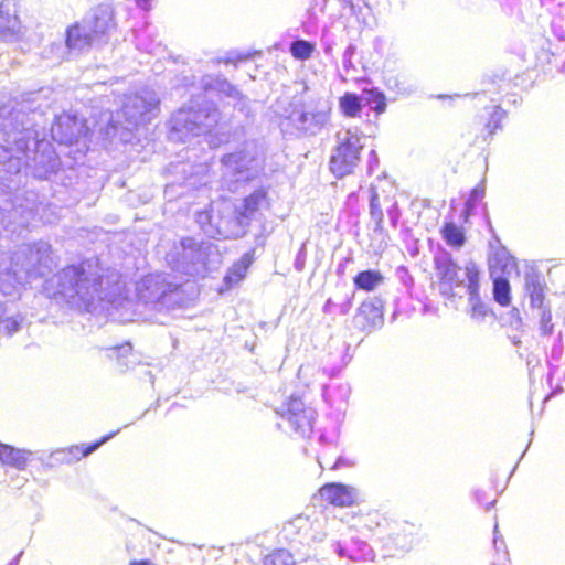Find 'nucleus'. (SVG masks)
Here are the masks:
<instances>
[{
  "instance_id": "51",
  "label": "nucleus",
  "mask_w": 565,
  "mask_h": 565,
  "mask_svg": "<svg viewBox=\"0 0 565 565\" xmlns=\"http://www.w3.org/2000/svg\"><path fill=\"white\" fill-rule=\"evenodd\" d=\"M247 55H243L242 53L237 51H230L225 53L224 56L218 57L216 60V63H224V64H236L238 61L247 60Z\"/></svg>"
},
{
  "instance_id": "31",
  "label": "nucleus",
  "mask_w": 565,
  "mask_h": 565,
  "mask_svg": "<svg viewBox=\"0 0 565 565\" xmlns=\"http://www.w3.org/2000/svg\"><path fill=\"white\" fill-rule=\"evenodd\" d=\"M95 43L96 41L90 32L85 28L84 22L74 24L67 29L66 45L68 49L83 51Z\"/></svg>"
},
{
  "instance_id": "24",
  "label": "nucleus",
  "mask_w": 565,
  "mask_h": 565,
  "mask_svg": "<svg viewBox=\"0 0 565 565\" xmlns=\"http://www.w3.org/2000/svg\"><path fill=\"white\" fill-rule=\"evenodd\" d=\"M200 86L204 90H214L236 102L235 107L244 111L248 104V98L231 82L222 75L206 74L201 77Z\"/></svg>"
},
{
  "instance_id": "33",
  "label": "nucleus",
  "mask_w": 565,
  "mask_h": 565,
  "mask_svg": "<svg viewBox=\"0 0 565 565\" xmlns=\"http://www.w3.org/2000/svg\"><path fill=\"white\" fill-rule=\"evenodd\" d=\"M254 262L253 252L245 253L236 263L232 265L224 277L225 285L231 288L238 284L246 276V273Z\"/></svg>"
},
{
  "instance_id": "25",
  "label": "nucleus",
  "mask_w": 565,
  "mask_h": 565,
  "mask_svg": "<svg viewBox=\"0 0 565 565\" xmlns=\"http://www.w3.org/2000/svg\"><path fill=\"white\" fill-rule=\"evenodd\" d=\"M546 289L545 279L543 275L534 268H530L524 274V292L529 297L530 308L532 310L540 309L550 305L546 301Z\"/></svg>"
},
{
  "instance_id": "22",
  "label": "nucleus",
  "mask_w": 565,
  "mask_h": 565,
  "mask_svg": "<svg viewBox=\"0 0 565 565\" xmlns=\"http://www.w3.org/2000/svg\"><path fill=\"white\" fill-rule=\"evenodd\" d=\"M354 324L364 332H372L383 324V302L373 297L364 300L354 317Z\"/></svg>"
},
{
  "instance_id": "21",
  "label": "nucleus",
  "mask_w": 565,
  "mask_h": 565,
  "mask_svg": "<svg viewBox=\"0 0 565 565\" xmlns=\"http://www.w3.org/2000/svg\"><path fill=\"white\" fill-rule=\"evenodd\" d=\"M17 0L0 1V40L15 42L21 35V21Z\"/></svg>"
},
{
  "instance_id": "53",
  "label": "nucleus",
  "mask_w": 565,
  "mask_h": 565,
  "mask_svg": "<svg viewBox=\"0 0 565 565\" xmlns=\"http://www.w3.org/2000/svg\"><path fill=\"white\" fill-rule=\"evenodd\" d=\"M387 215L390 218V222L393 227L397 226L398 220L401 217V211L396 202H394L388 209H387Z\"/></svg>"
},
{
  "instance_id": "20",
  "label": "nucleus",
  "mask_w": 565,
  "mask_h": 565,
  "mask_svg": "<svg viewBox=\"0 0 565 565\" xmlns=\"http://www.w3.org/2000/svg\"><path fill=\"white\" fill-rule=\"evenodd\" d=\"M3 134V141H0V184L11 190V182L13 177H17L22 169V157L21 153L17 152V146L14 149L11 145L14 142H7V135Z\"/></svg>"
},
{
  "instance_id": "19",
  "label": "nucleus",
  "mask_w": 565,
  "mask_h": 565,
  "mask_svg": "<svg viewBox=\"0 0 565 565\" xmlns=\"http://www.w3.org/2000/svg\"><path fill=\"white\" fill-rule=\"evenodd\" d=\"M268 192L266 189L259 188L245 196L239 206L233 207V211H235V220L238 223L237 225L242 226V235L245 234L250 221L256 217L257 213L268 209Z\"/></svg>"
},
{
  "instance_id": "2",
  "label": "nucleus",
  "mask_w": 565,
  "mask_h": 565,
  "mask_svg": "<svg viewBox=\"0 0 565 565\" xmlns=\"http://www.w3.org/2000/svg\"><path fill=\"white\" fill-rule=\"evenodd\" d=\"M36 98H30L21 104L18 108L9 110L8 108H0V131L7 135V142H14L17 152L21 153L22 167L25 168L34 178L49 180L53 174H56L61 166V160L56 154L52 143L44 137L40 138V132L35 128L39 124L35 118L22 121V130H18L14 125L12 115L18 119L20 114L30 110L35 116L38 108L33 107Z\"/></svg>"
},
{
  "instance_id": "11",
  "label": "nucleus",
  "mask_w": 565,
  "mask_h": 565,
  "mask_svg": "<svg viewBox=\"0 0 565 565\" xmlns=\"http://www.w3.org/2000/svg\"><path fill=\"white\" fill-rule=\"evenodd\" d=\"M195 222L211 238L227 239L242 236V226L237 225L235 211L227 204L222 207L212 204L209 209L196 212Z\"/></svg>"
},
{
  "instance_id": "3",
  "label": "nucleus",
  "mask_w": 565,
  "mask_h": 565,
  "mask_svg": "<svg viewBox=\"0 0 565 565\" xmlns=\"http://www.w3.org/2000/svg\"><path fill=\"white\" fill-rule=\"evenodd\" d=\"M54 265L52 247L45 241L22 244L11 255L0 250V296L14 297L21 286L45 277Z\"/></svg>"
},
{
  "instance_id": "47",
  "label": "nucleus",
  "mask_w": 565,
  "mask_h": 565,
  "mask_svg": "<svg viewBox=\"0 0 565 565\" xmlns=\"http://www.w3.org/2000/svg\"><path fill=\"white\" fill-rule=\"evenodd\" d=\"M113 353L116 354L118 363L125 369H130L136 363V359L132 355V347L130 343H125L120 347L111 349Z\"/></svg>"
},
{
  "instance_id": "28",
  "label": "nucleus",
  "mask_w": 565,
  "mask_h": 565,
  "mask_svg": "<svg viewBox=\"0 0 565 565\" xmlns=\"http://www.w3.org/2000/svg\"><path fill=\"white\" fill-rule=\"evenodd\" d=\"M490 276L508 277L516 270V260L509 250L499 245L489 256Z\"/></svg>"
},
{
  "instance_id": "45",
  "label": "nucleus",
  "mask_w": 565,
  "mask_h": 565,
  "mask_svg": "<svg viewBox=\"0 0 565 565\" xmlns=\"http://www.w3.org/2000/svg\"><path fill=\"white\" fill-rule=\"evenodd\" d=\"M536 311H537L541 335H543V337L552 335L554 332V324L552 323L551 306L547 305L545 307L536 309Z\"/></svg>"
},
{
  "instance_id": "34",
  "label": "nucleus",
  "mask_w": 565,
  "mask_h": 565,
  "mask_svg": "<svg viewBox=\"0 0 565 565\" xmlns=\"http://www.w3.org/2000/svg\"><path fill=\"white\" fill-rule=\"evenodd\" d=\"M350 392L348 383L329 384L323 386L322 396L331 407H340L347 403Z\"/></svg>"
},
{
  "instance_id": "27",
  "label": "nucleus",
  "mask_w": 565,
  "mask_h": 565,
  "mask_svg": "<svg viewBox=\"0 0 565 565\" xmlns=\"http://www.w3.org/2000/svg\"><path fill=\"white\" fill-rule=\"evenodd\" d=\"M370 215L374 222V228L371 235L372 242H376L375 250H383L387 246V233L383 227L384 214L381 209L380 198L375 191H372L370 199Z\"/></svg>"
},
{
  "instance_id": "26",
  "label": "nucleus",
  "mask_w": 565,
  "mask_h": 565,
  "mask_svg": "<svg viewBox=\"0 0 565 565\" xmlns=\"http://www.w3.org/2000/svg\"><path fill=\"white\" fill-rule=\"evenodd\" d=\"M338 437L334 433H319L317 443L322 450L317 454V461L322 469H338L342 467L343 460L338 456Z\"/></svg>"
},
{
  "instance_id": "52",
  "label": "nucleus",
  "mask_w": 565,
  "mask_h": 565,
  "mask_svg": "<svg viewBox=\"0 0 565 565\" xmlns=\"http://www.w3.org/2000/svg\"><path fill=\"white\" fill-rule=\"evenodd\" d=\"M306 258H307L306 245L302 244V246L300 247V249L298 250V253L296 255L295 263H294V266L297 271H301L305 268Z\"/></svg>"
},
{
  "instance_id": "58",
  "label": "nucleus",
  "mask_w": 565,
  "mask_h": 565,
  "mask_svg": "<svg viewBox=\"0 0 565 565\" xmlns=\"http://www.w3.org/2000/svg\"><path fill=\"white\" fill-rule=\"evenodd\" d=\"M352 257H345L337 267V275L342 276L345 271L347 264L352 263Z\"/></svg>"
},
{
  "instance_id": "29",
  "label": "nucleus",
  "mask_w": 565,
  "mask_h": 565,
  "mask_svg": "<svg viewBox=\"0 0 565 565\" xmlns=\"http://www.w3.org/2000/svg\"><path fill=\"white\" fill-rule=\"evenodd\" d=\"M36 98V102L33 104V107L34 108H38V114L35 115V121L39 124L35 128L39 129L41 127V129L43 130L44 129V126H41V119L42 117L45 115L46 113V108L49 107L47 105L43 106L41 103H40V98H41V92H35V93H29L26 94L25 97H23V99L21 102H17L14 105H4L2 106L1 108H8L9 110H12L13 108H18L21 104L25 103L26 100H29L30 98ZM15 115H12L10 118H12L14 125L18 127V130H22V121H28V119H33L34 118V115L32 111L30 110H25L24 115L23 114H20L18 119L14 118ZM40 138L44 137L45 138V134L44 131H40Z\"/></svg>"
},
{
  "instance_id": "43",
  "label": "nucleus",
  "mask_w": 565,
  "mask_h": 565,
  "mask_svg": "<svg viewBox=\"0 0 565 565\" xmlns=\"http://www.w3.org/2000/svg\"><path fill=\"white\" fill-rule=\"evenodd\" d=\"M385 86L388 90H392L398 95H411L415 87L408 82L404 75H388L385 77Z\"/></svg>"
},
{
  "instance_id": "61",
  "label": "nucleus",
  "mask_w": 565,
  "mask_h": 565,
  "mask_svg": "<svg viewBox=\"0 0 565 565\" xmlns=\"http://www.w3.org/2000/svg\"><path fill=\"white\" fill-rule=\"evenodd\" d=\"M351 306H352L351 299H349L347 302L341 305L340 313L341 315H347L349 312Z\"/></svg>"
},
{
  "instance_id": "55",
  "label": "nucleus",
  "mask_w": 565,
  "mask_h": 565,
  "mask_svg": "<svg viewBox=\"0 0 565 565\" xmlns=\"http://www.w3.org/2000/svg\"><path fill=\"white\" fill-rule=\"evenodd\" d=\"M379 166V158L375 152V150H371L369 153V160H367V169L369 173H372L373 170Z\"/></svg>"
},
{
  "instance_id": "15",
  "label": "nucleus",
  "mask_w": 565,
  "mask_h": 565,
  "mask_svg": "<svg viewBox=\"0 0 565 565\" xmlns=\"http://www.w3.org/2000/svg\"><path fill=\"white\" fill-rule=\"evenodd\" d=\"M119 431L120 428L116 431L103 436L99 440L87 446L75 445L68 448L56 449L52 452H46L43 450L32 451V461H39L44 471L55 468L60 465L74 463L96 451L105 443L114 438Z\"/></svg>"
},
{
  "instance_id": "5",
  "label": "nucleus",
  "mask_w": 565,
  "mask_h": 565,
  "mask_svg": "<svg viewBox=\"0 0 565 565\" xmlns=\"http://www.w3.org/2000/svg\"><path fill=\"white\" fill-rule=\"evenodd\" d=\"M220 118V109L213 102L183 106L170 119L169 139L185 142L190 137L204 135L217 125Z\"/></svg>"
},
{
  "instance_id": "36",
  "label": "nucleus",
  "mask_w": 565,
  "mask_h": 565,
  "mask_svg": "<svg viewBox=\"0 0 565 565\" xmlns=\"http://www.w3.org/2000/svg\"><path fill=\"white\" fill-rule=\"evenodd\" d=\"M507 113L500 105H491L484 107V114L481 118L486 119L484 129L489 136L495 134L497 130L502 129V120L505 118Z\"/></svg>"
},
{
  "instance_id": "59",
  "label": "nucleus",
  "mask_w": 565,
  "mask_h": 565,
  "mask_svg": "<svg viewBox=\"0 0 565 565\" xmlns=\"http://www.w3.org/2000/svg\"><path fill=\"white\" fill-rule=\"evenodd\" d=\"M491 85L494 86V83H491ZM495 92H497L495 87L483 89L481 93H476L473 95V98L477 99L478 102H481V99L486 96L487 93H495Z\"/></svg>"
},
{
  "instance_id": "56",
  "label": "nucleus",
  "mask_w": 565,
  "mask_h": 565,
  "mask_svg": "<svg viewBox=\"0 0 565 565\" xmlns=\"http://www.w3.org/2000/svg\"><path fill=\"white\" fill-rule=\"evenodd\" d=\"M342 65H343V68L345 70V72H347V74H349L351 70L355 71V66H354V64L352 62V57L351 56L342 55Z\"/></svg>"
},
{
  "instance_id": "4",
  "label": "nucleus",
  "mask_w": 565,
  "mask_h": 565,
  "mask_svg": "<svg viewBox=\"0 0 565 565\" xmlns=\"http://www.w3.org/2000/svg\"><path fill=\"white\" fill-rule=\"evenodd\" d=\"M330 113L331 105L322 97H311L306 100L294 97L279 113L280 127L284 132L316 136L328 125Z\"/></svg>"
},
{
  "instance_id": "63",
  "label": "nucleus",
  "mask_w": 565,
  "mask_h": 565,
  "mask_svg": "<svg viewBox=\"0 0 565 565\" xmlns=\"http://www.w3.org/2000/svg\"><path fill=\"white\" fill-rule=\"evenodd\" d=\"M334 306V302L331 299H328L323 306L324 312H330L331 308Z\"/></svg>"
},
{
  "instance_id": "50",
  "label": "nucleus",
  "mask_w": 565,
  "mask_h": 565,
  "mask_svg": "<svg viewBox=\"0 0 565 565\" xmlns=\"http://www.w3.org/2000/svg\"><path fill=\"white\" fill-rule=\"evenodd\" d=\"M493 545L498 554V559L494 561L493 565H507L508 551L502 539L498 535V525L494 527Z\"/></svg>"
},
{
  "instance_id": "9",
  "label": "nucleus",
  "mask_w": 565,
  "mask_h": 565,
  "mask_svg": "<svg viewBox=\"0 0 565 565\" xmlns=\"http://www.w3.org/2000/svg\"><path fill=\"white\" fill-rule=\"evenodd\" d=\"M137 297L153 310H170L180 305L182 292L180 286L168 280L164 274H151L137 285Z\"/></svg>"
},
{
  "instance_id": "48",
  "label": "nucleus",
  "mask_w": 565,
  "mask_h": 565,
  "mask_svg": "<svg viewBox=\"0 0 565 565\" xmlns=\"http://www.w3.org/2000/svg\"><path fill=\"white\" fill-rule=\"evenodd\" d=\"M148 31H138L136 34L137 47L149 54H156L160 50V43L153 41L147 42Z\"/></svg>"
},
{
  "instance_id": "64",
  "label": "nucleus",
  "mask_w": 565,
  "mask_h": 565,
  "mask_svg": "<svg viewBox=\"0 0 565 565\" xmlns=\"http://www.w3.org/2000/svg\"><path fill=\"white\" fill-rule=\"evenodd\" d=\"M130 565H153L149 561H132Z\"/></svg>"
},
{
  "instance_id": "39",
  "label": "nucleus",
  "mask_w": 565,
  "mask_h": 565,
  "mask_svg": "<svg viewBox=\"0 0 565 565\" xmlns=\"http://www.w3.org/2000/svg\"><path fill=\"white\" fill-rule=\"evenodd\" d=\"M443 239L454 248H460L466 242V235L461 227L454 222H447L440 230Z\"/></svg>"
},
{
  "instance_id": "35",
  "label": "nucleus",
  "mask_w": 565,
  "mask_h": 565,
  "mask_svg": "<svg viewBox=\"0 0 565 565\" xmlns=\"http://www.w3.org/2000/svg\"><path fill=\"white\" fill-rule=\"evenodd\" d=\"M384 281L383 275L375 269H365L359 271L353 277V285L358 290L371 292L375 290Z\"/></svg>"
},
{
  "instance_id": "46",
  "label": "nucleus",
  "mask_w": 565,
  "mask_h": 565,
  "mask_svg": "<svg viewBox=\"0 0 565 565\" xmlns=\"http://www.w3.org/2000/svg\"><path fill=\"white\" fill-rule=\"evenodd\" d=\"M483 196L484 189L482 186H476L471 190L462 212V217L465 222H468L469 217L473 214L477 204L482 201Z\"/></svg>"
},
{
  "instance_id": "6",
  "label": "nucleus",
  "mask_w": 565,
  "mask_h": 565,
  "mask_svg": "<svg viewBox=\"0 0 565 565\" xmlns=\"http://www.w3.org/2000/svg\"><path fill=\"white\" fill-rule=\"evenodd\" d=\"M434 263L439 279V291L446 299L461 298L470 289V285L479 282L480 270L473 262L460 267L450 253L443 250L435 255Z\"/></svg>"
},
{
  "instance_id": "57",
  "label": "nucleus",
  "mask_w": 565,
  "mask_h": 565,
  "mask_svg": "<svg viewBox=\"0 0 565 565\" xmlns=\"http://www.w3.org/2000/svg\"><path fill=\"white\" fill-rule=\"evenodd\" d=\"M473 497H475V501H476L478 504H483V502H484V501H486V499H487V493H486V491H483V490L477 489V490H475V492H473Z\"/></svg>"
},
{
  "instance_id": "8",
  "label": "nucleus",
  "mask_w": 565,
  "mask_h": 565,
  "mask_svg": "<svg viewBox=\"0 0 565 565\" xmlns=\"http://www.w3.org/2000/svg\"><path fill=\"white\" fill-rule=\"evenodd\" d=\"M222 181L231 192L241 183L254 179L258 173V150L255 141H246L242 149L222 157Z\"/></svg>"
},
{
  "instance_id": "38",
  "label": "nucleus",
  "mask_w": 565,
  "mask_h": 565,
  "mask_svg": "<svg viewBox=\"0 0 565 565\" xmlns=\"http://www.w3.org/2000/svg\"><path fill=\"white\" fill-rule=\"evenodd\" d=\"M363 105H367L377 115L386 110V97L382 90L376 87L364 88L362 90Z\"/></svg>"
},
{
  "instance_id": "16",
  "label": "nucleus",
  "mask_w": 565,
  "mask_h": 565,
  "mask_svg": "<svg viewBox=\"0 0 565 565\" xmlns=\"http://www.w3.org/2000/svg\"><path fill=\"white\" fill-rule=\"evenodd\" d=\"M282 422L277 423L279 429L288 428L301 438H308L312 434V425L316 411L305 405L299 397L291 396L289 401L277 412Z\"/></svg>"
},
{
  "instance_id": "54",
  "label": "nucleus",
  "mask_w": 565,
  "mask_h": 565,
  "mask_svg": "<svg viewBox=\"0 0 565 565\" xmlns=\"http://www.w3.org/2000/svg\"><path fill=\"white\" fill-rule=\"evenodd\" d=\"M28 482V478L20 475H14L9 480V486L13 489H21L23 488Z\"/></svg>"
},
{
  "instance_id": "41",
  "label": "nucleus",
  "mask_w": 565,
  "mask_h": 565,
  "mask_svg": "<svg viewBox=\"0 0 565 565\" xmlns=\"http://www.w3.org/2000/svg\"><path fill=\"white\" fill-rule=\"evenodd\" d=\"M493 281V298L494 300L505 307L511 301V287L508 277L491 276Z\"/></svg>"
},
{
  "instance_id": "1",
  "label": "nucleus",
  "mask_w": 565,
  "mask_h": 565,
  "mask_svg": "<svg viewBox=\"0 0 565 565\" xmlns=\"http://www.w3.org/2000/svg\"><path fill=\"white\" fill-rule=\"evenodd\" d=\"M122 290L120 274L102 267L98 259L68 265L44 282V291L50 298L87 312L100 302L116 303Z\"/></svg>"
},
{
  "instance_id": "13",
  "label": "nucleus",
  "mask_w": 565,
  "mask_h": 565,
  "mask_svg": "<svg viewBox=\"0 0 565 565\" xmlns=\"http://www.w3.org/2000/svg\"><path fill=\"white\" fill-rule=\"evenodd\" d=\"M159 104L157 93L143 87L124 96L117 117L122 116L125 121L132 127L145 125L158 115Z\"/></svg>"
},
{
  "instance_id": "17",
  "label": "nucleus",
  "mask_w": 565,
  "mask_h": 565,
  "mask_svg": "<svg viewBox=\"0 0 565 565\" xmlns=\"http://www.w3.org/2000/svg\"><path fill=\"white\" fill-rule=\"evenodd\" d=\"M88 128L83 119L75 114L64 113L55 117L51 127V136L61 145H73L87 135Z\"/></svg>"
},
{
  "instance_id": "40",
  "label": "nucleus",
  "mask_w": 565,
  "mask_h": 565,
  "mask_svg": "<svg viewBox=\"0 0 565 565\" xmlns=\"http://www.w3.org/2000/svg\"><path fill=\"white\" fill-rule=\"evenodd\" d=\"M340 108L342 113L350 118L359 117L362 107H363V99L362 95L359 96L354 93H345L339 100Z\"/></svg>"
},
{
  "instance_id": "12",
  "label": "nucleus",
  "mask_w": 565,
  "mask_h": 565,
  "mask_svg": "<svg viewBox=\"0 0 565 565\" xmlns=\"http://www.w3.org/2000/svg\"><path fill=\"white\" fill-rule=\"evenodd\" d=\"M337 147L332 150L329 160L331 173L341 179L353 173L361 158L360 152L363 149L362 137L358 130L347 129L337 134Z\"/></svg>"
},
{
  "instance_id": "30",
  "label": "nucleus",
  "mask_w": 565,
  "mask_h": 565,
  "mask_svg": "<svg viewBox=\"0 0 565 565\" xmlns=\"http://www.w3.org/2000/svg\"><path fill=\"white\" fill-rule=\"evenodd\" d=\"M32 461V451L3 444L0 441V462L17 470H25Z\"/></svg>"
},
{
  "instance_id": "32",
  "label": "nucleus",
  "mask_w": 565,
  "mask_h": 565,
  "mask_svg": "<svg viewBox=\"0 0 565 565\" xmlns=\"http://www.w3.org/2000/svg\"><path fill=\"white\" fill-rule=\"evenodd\" d=\"M387 545H392L399 552L409 551L414 545L413 526L407 523L397 526L390 533Z\"/></svg>"
},
{
  "instance_id": "10",
  "label": "nucleus",
  "mask_w": 565,
  "mask_h": 565,
  "mask_svg": "<svg viewBox=\"0 0 565 565\" xmlns=\"http://www.w3.org/2000/svg\"><path fill=\"white\" fill-rule=\"evenodd\" d=\"M44 209L39 200V194L32 190L18 191L11 204V209H0V223L11 234L22 235L36 215H41Z\"/></svg>"
},
{
  "instance_id": "14",
  "label": "nucleus",
  "mask_w": 565,
  "mask_h": 565,
  "mask_svg": "<svg viewBox=\"0 0 565 565\" xmlns=\"http://www.w3.org/2000/svg\"><path fill=\"white\" fill-rule=\"evenodd\" d=\"M180 245L178 269L189 276H203L209 269L211 257L217 256L216 246L210 242H198L193 237H185L181 239Z\"/></svg>"
},
{
  "instance_id": "7",
  "label": "nucleus",
  "mask_w": 565,
  "mask_h": 565,
  "mask_svg": "<svg viewBox=\"0 0 565 565\" xmlns=\"http://www.w3.org/2000/svg\"><path fill=\"white\" fill-rule=\"evenodd\" d=\"M329 524L331 527L326 530L329 535L320 552L323 557L337 554L341 558H348L353 562L373 558L372 547L365 541L360 540L353 529L334 520Z\"/></svg>"
},
{
  "instance_id": "62",
  "label": "nucleus",
  "mask_w": 565,
  "mask_h": 565,
  "mask_svg": "<svg viewBox=\"0 0 565 565\" xmlns=\"http://www.w3.org/2000/svg\"><path fill=\"white\" fill-rule=\"evenodd\" d=\"M137 6L143 10H147L149 7V0H135Z\"/></svg>"
},
{
  "instance_id": "18",
  "label": "nucleus",
  "mask_w": 565,
  "mask_h": 565,
  "mask_svg": "<svg viewBox=\"0 0 565 565\" xmlns=\"http://www.w3.org/2000/svg\"><path fill=\"white\" fill-rule=\"evenodd\" d=\"M83 22L93 35L96 44L107 42L109 33L115 29L114 12L107 4H100L92 9Z\"/></svg>"
},
{
  "instance_id": "60",
  "label": "nucleus",
  "mask_w": 565,
  "mask_h": 565,
  "mask_svg": "<svg viewBox=\"0 0 565 565\" xmlns=\"http://www.w3.org/2000/svg\"><path fill=\"white\" fill-rule=\"evenodd\" d=\"M355 51H356V46L354 44H349L347 46V49L344 50L343 55L353 57V55L355 54Z\"/></svg>"
},
{
  "instance_id": "37",
  "label": "nucleus",
  "mask_w": 565,
  "mask_h": 565,
  "mask_svg": "<svg viewBox=\"0 0 565 565\" xmlns=\"http://www.w3.org/2000/svg\"><path fill=\"white\" fill-rule=\"evenodd\" d=\"M469 296L470 317L476 321H482L488 315L489 308L481 300L479 295V282L475 286L470 285V289L466 292Z\"/></svg>"
},
{
  "instance_id": "44",
  "label": "nucleus",
  "mask_w": 565,
  "mask_h": 565,
  "mask_svg": "<svg viewBox=\"0 0 565 565\" xmlns=\"http://www.w3.org/2000/svg\"><path fill=\"white\" fill-rule=\"evenodd\" d=\"M315 51V44L302 39H298L290 44L291 55L299 61L310 58Z\"/></svg>"
},
{
  "instance_id": "49",
  "label": "nucleus",
  "mask_w": 565,
  "mask_h": 565,
  "mask_svg": "<svg viewBox=\"0 0 565 565\" xmlns=\"http://www.w3.org/2000/svg\"><path fill=\"white\" fill-rule=\"evenodd\" d=\"M347 8L350 9L351 14L354 15L358 21L365 22V19L370 12V8L367 7L365 0H353Z\"/></svg>"
},
{
  "instance_id": "23",
  "label": "nucleus",
  "mask_w": 565,
  "mask_h": 565,
  "mask_svg": "<svg viewBox=\"0 0 565 565\" xmlns=\"http://www.w3.org/2000/svg\"><path fill=\"white\" fill-rule=\"evenodd\" d=\"M319 493L328 503L342 508L351 507L362 500V493L358 488L340 482L324 484Z\"/></svg>"
},
{
  "instance_id": "42",
  "label": "nucleus",
  "mask_w": 565,
  "mask_h": 565,
  "mask_svg": "<svg viewBox=\"0 0 565 565\" xmlns=\"http://www.w3.org/2000/svg\"><path fill=\"white\" fill-rule=\"evenodd\" d=\"M297 550L295 554L288 550L279 548L265 556L263 565H297Z\"/></svg>"
}]
</instances>
